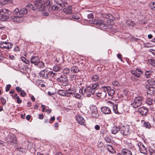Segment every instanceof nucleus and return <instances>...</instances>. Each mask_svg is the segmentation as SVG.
Returning a JSON list of instances; mask_svg holds the SVG:
<instances>
[{
    "label": "nucleus",
    "instance_id": "49530a36",
    "mask_svg": "<svg viewBox=\"0 0 155 155\" xmlns=\"http://www.w3.org/2000/svg\"><path fill=\"white\" fill-rule=\"evenodd\" d=\"M150 9L155 10V3L153 2H151L150 4Z\"/></svg>",
    "mask_w": 155,
    "mask_h": 155
},
{
    "label": "nucleus",
    "instance_id": "6e6552de",
    "mask_svg": "<svg viewBox=\"0 0 155 155\" xmlns=\"http://www.w3.org/2000/svg\"><path fill=\"white\" fill-rule=\"evenodd\" d=\"M12 12L6 8H3L0 9V15H2L5 19V21L10 20V15L11 14Z\"/></svg>",
    "mask_w": 155,
    "mask_h": 155
},
{
    "label": "nucleus",
    "instance_id": "c03bdc74",
    "mask_svg": "<svg viewBox=\"0 0 155 155\" xmlns=\"http://www.w3.org/2000/svg\"><path fill=\"white\" fill-rule=\"evenodd\" d=\"M65 91L63 90H58V93L59 95L63 96H65Z\"/></svg>",
    "mask_w": 155,
    "mask_h": 155
},
{
    "label": "nucleus",
    "instance_id": "bf43d9fd",
    "mask_svg": "<svg viewBox=\"0 0 155 155\" xmlns=\"http://www.w3.org/2000/svg\"><path fill=\"white\" fill-rule=\"evenodd\" d=\"M1 101L2 102V103L3 104V106H4L6 103V100L3 97H2L1 98Z\"/></svg>",
    "mask_w": 155,
    "mask_h": 155
},
{
    "label": "nucleus",
    "instance_id": "ddd939ff",
    "mask_svg": "<svg viewBox=\"0 0 155 155\" xmlns=\"http://www.w3.org/2000/svg\"><path fill=\"white\" fill-rule=\"evenodd\" d=\"M137 145V146H138L141 153L145 154H147V152L146 149L142 143L140 142H139Z\"/></svg>",
    "mask_w": 155,
    "mask_h": 155
},
{
    "label": "nucleus",
    "instance_id": "f8f14e48",
    "mask_svg": "<svg viewBox=\"0 0 155 155\" xmlns=\"http://www.w3.org/2000/svg\"><path fill=\"white\" fill-rule=\"evenodd\" d=\"M90 109L91 111V115L93 118H97L99 117V114L98 113L97 108L95 106H91Z\"/></svg>",
    "mask_w": 155,
    "mask_h": 155
},
{
    "label": "nucleus",
    "instance_id": "864d4df0",
    "mask_svg": "<svg viewBox=\"0 0 155 155\" xmlns=\"http://www.w3.org/2000/svg\"><path fill=\"white\" fill-rule=\"evenodd\" d=\"M102 88L103 89L104 92H107L109 89L110 88V87L109 86H104L102 87Z\"/></svg>",
    "mask_w": 155,
    "mask_h": 155
},
{
    "label": "nucleus",
    "instance_id": "3c124183",
    "mask_svg": "<svg viewBox=\"0 0 155 155\" xmlns=\"http://www.w3.org/2000/svg\"><path fill=\"white\" fill-rule=\"evenodd\" d=\"M70 69L68 68H65L63 71V73L65 74H68L70 73Z\"/></svg>",
    "mask_w": 155,
    "mask_h": 155
},
{
    "label": "nucleus",
    "instance_id": "37998d69",
    "mask_svg": "<svg viewBox=\"0 0 155 155\" xmlns=\"http://www.w3.org/2000/svg\"><path fill=\"white\" fill-rule=\"evenodd\" d=\"M63 7H61V6L60 7H58L57 6H56L55 5H53L51 7V9L53 10H58L60 11L61 9H62V8Z\"/></svg>",
    "mask_w": 155,
    "mask_h": 155
},
{
    "label": "nucleus",
    "instance_id": "2f4dec72",
    "mask_svg": "<svg viewBox=\"0 0 155 155\" xmlns=\"http://www.w3.org/2000/svg\"><path fill=\"white\" fill-rule=\"evenodd\" d=\"M55 120V117L54 116H53L51 117L49 120L48 119H45V120L44 122L45 123H49L50 124L52 123Z\"/></svg>",
    "mask_w": 155,
    "mask_h": 155
},
{
    "label": "nucleus",
    "instance_id": "0eeeda50",
    "mask_svg": "<svg viewBox=\"0 0 155 155\" xmlns=\"http://www.w3.org/2000/svg\"><path fill=\"white\" fill-rule=\"evenodd\" d=\"M56 73L57 74L56 76V78H53V79L55 80L58 82L61 83L62 86H67L68 84V81L67 76L65 75H62L59 77L58 78V75L59 73Z\"/></svg>",
    "mask_w": 155,
    "mask_h": 155
},
{
    "label": "nucleus",
    "instance_id": "dca6fc26",
    "mask_svg": "<svg viewBox=\"0 0 155 155\" xmlns=\"http://www.w3.org/2000/svg\"><path fill=\"white\" fill-rule=\"evenodd\" d=\"M131 72L132 75L137 78H140V75L143 74L142 71L139 68H137L135 70H132Z\"/></svg>",
    "mask_w": 155,
    "mask_h": 155
},
{
    "label": "nucleus",
    "instance_id": "4d7b16f0",
    "mask_svg": "<svg viewBox=\"0 0 155 155\" xmlns=\"http://www.w3.org/2000/svg\"><path fill=\"white\" fill-rule=\"evenodd\" d=\"M149 150L150 155H155V150H154L150 149Z\"/></svg>",
    "mask_w": 155,
    "mask_h": 155
},
{
    "label": "nucleus",
    "instance_id": "a211bd4d",
    "mask_svg": "<svg viewBox=\"0 0 155 155\" xmlns=\"http://www.w3.org/2000/svg\"><path fill=\"white\" fill-rule=\"evenodd\" d=\"M76 120L77 122L81 125H85V121L84 118L80 115H78L76 117Z\"/></svg>",
    "mask_w": 155,
    "mask_h": 155
},
{
    "label": "nucleus",
    "instance_id": "13d9d810",
    "mask_svg": "<svg viewBox=\"0 0 155 155\" xmlns=\"http://www.w3.org/2000/svg\"><path fill=\"white\" fill-rule=\"evenodd\" d=\"M104 140L107 143H110L111 142L110 138L109 137H105L104 138Z\"/></svg>",
    "mask_w": 155,
    "mask_h": 155
},
{
    "label": "nucleus",
    "instance_id": "a19ab883",
    "mask_svg": "<svg viewBox=\"0 0 155 155\" xmlns=\"http://www.w3.org/2000/svg\"><path fill=\"white\" fill-rule=\"evenodd\" d=\"M21 60L24 63L29 64L30 63L29 61L26 58L24 57H22L21 58Z\"/></svg>",
    "mask_w": 155,
    "mask_h": 155
},
{
    "label": "nucleus",
    "instance_id": "f257e3e1",
    "mask_svg": "<svg viewBox=\"0 0 155 155\" xmlns=\"http://www.w3.org/2000/svg\"><path fill=\"white\" fill-rule=\"evenodd\" d=\"M57 74L54 72L53 71H50L48 69L45 68L40 71L39 73L40 77L43 79H51L56 78Z\"/></svg>",
    "mask_w": 155,
    "mask_h": 155
},
{
    "label": "nucleus",
    "instance_id": "8fccbe9b",
    "mask_svg": "<svg viewBox=\"0 0 155 155\" xmlns=\"http://www.w3.org/2000/svg\"><path fill=\"white\" fill-rule=\"evenodd\" d=\"M143 127H145L149 128L151 127L150 124V123L148 122H143Z\"/></svg>",
    "mask_w": 155,
    "mask_h": 155
},
{
    "label": "nucleus",
    "instance_id": "69168bd1",
    "mask_svg": "<svg viewBox=\"0 0 155 155\" xmlns=\"http://www.w3.org/2000/svg\"><path fill=\"white\" fill-rule=\"evenodd\" d=\"M21 95L23 97H24L26 96V94L25 92L23 90H21Z\"/></svg>",
    "mask_w": 155,
    "mask_h": 155
},
{
    "label": "nucleus",
    "instance_id": "bb28decb",
    "mask_svg": "<svg viewBox=\"0 0 155 155\" xmlns=\"http://www.w3.org/2000/svg\"><path fill=\"white\" fill-rule=\"evenodd\" d=\"M145 103L148 106H151L153 104V100L150 97H147L145 100Z\"/></svg>",
    "mask_w": 155,
    "mask_h": 155
},
{
    "label": "nucleus",
    "instance_id": "4be33fe9",
    "mask_svg": "<svg viewBox=\"0 0 155 155\" xmlns=\"http://www.w3.org/2000/svg\"><path fill=\"white\" fill-rule=\"evenodd\" d=\"M121 153L122 155H132V153L130 150L123 148L121 150Z\"/></svg>",
    "mask_w": 155,
    "mask_h": 155
},
{
    "label": "nucleus",
    "instance_id": "58836bf2",
    "mask_svg": "<svg viewBox=\"0 0 155 155\" xmlns=\"http://www.w3.org/2000/svg\"><path fill=\"white\" fill-rule=\"evenodd\" d=\"M115 91L113 89H111V88L109 89V90L108 91V94L110 96H112L115 93Z\"/></svg>",
    "mask_w": 155,
    "mask_h": 155
},
{
    "label": "nucleus",
    "instance_id": "f704fd0d",
    "mask_svg": "<svg viewBox=\"0 0 155 155\" xmlns=\"http://www.w3.org/2000/svg\"><path fill=\"white\" fill-rule=\"evenodd\" d=\"M153 87H150L147 90V94L148 95L151 96L153 94Z\"/></svg>",
    "mask_w": 155,
    "mask_h": 155
},
{
    "label": "nucleus",
    "instance_id": "aec40b11",
    "mask_svg": "<svg viewBox=\"0 0 155 155\" xmlns=\"http://www.w3.org/2000/svg\"><path fill=\"white\" fill-rule=\"evenodd\" d=\"M54 2L61 7H64L65 4H67V0H54Z\"/></svg>",
    "mask_w": 155,
    "mask_h": 155
},
{
    "label": "nucleus",
    "instance_id": "4c0bfd02",
    "mask_svg": "<svg viewBox=\"0 0 155 155\" xmlns=\"http://www.w3.org/2000/svg\"><path fill=\"white\" fill-rule=\"evenodd\" d=\"M153 72L152 71H147L145 72V75L147 78L151 77Z\"/></svg>",
    "mask_w": 155,
    "mask_h": 155
},
{
    "label": "nucleus",
    "instance_id": "7c9ffc66",
    "mask_svg": "<svg viewBox=\"0 0 155 155\" xmlns=\"http://www.w3.org/2000/svg\"><path fill=\"white\" fill-rule=\"evenodd\" d=\"M25 8L26 9H28V11H30V10H35V8L34 5L31 3H28L27 6H26Z\"/></svg>",
    "mask_w": 155,
    "mask_h": 155
},
{
    "label": "nucleus",
    "instance_id": "ea45409f",
    "mask_svg": "<svg viewBox=\"0 0 155 155\" xmlns=\"http://www.w3.org/2000/svg\"><path fill=\"white\" fill-rule=\"evenodd\" d=\"M71 72L72 71L75 73H77L79 71L78 68L75 66L72 67L71 68Z\"/></svg>",
    "mask_w": 155,
    "mask_h": 155
},
{
    "label": "nucleus",
    "instance_id": "79ce46f5",
    "mask_svg": "<svg viewBox=\"0 0 155 155\" xmlns=\"http://www.w3.org/2000/svg\"><path fill=\"white\" fill-rule=\"evenodd\" d=\"M38 65V67L40 68H42L45 67V65L44 63L42 61H39V62L38 63V64L37 65Z\"/></svg>",
    "mask_w": 155,
    "mask_h": 155
},
{
    "label": "nucleus",
    "instance_id": "c9c22d12",
    "mask_svg": "<svg viewBox=\"0 0 155 155\" xmlns=\"http://www.w3.org/2000/svg\"><path fill=\"white\" fill-rule=\"evenodd\" d=\"M147 83L151 86L155 85V80L153 79H149L147 80Z\"/></svg>",
    "mask_w": 155,
    "mask_h": 155
},
{
    "label": "nucleus",
    "instance_id": "603ef678",
    "mask_svg": "<svg viewBox=\"0 0 155 155\" xmlns=\"http://www.w3.org/2000/svg\"><path fill=\"white\" fill-rule=\"evenodd\" d=\"M113 86L114 87H118L120 85L119 83L117 81H113L112 83Z\"/></svg>",
    "mask_w": 155,
    "mask_h": 155
},
{
    "label": "nucleus",
    "instance_id": "774afa93",
    "mask_svg": "<svg viewBox=\"0 0 155 155\" xmlns=\"http://www.w3.org/2000/svg\"><path fill=\"white\" fill-rule=\"evenodd\" d=\"M104 146V144L101 142H100L98 145V147L99 148H102Z\"/></svg>",
    "mask_w": 155,
    "mask_h": 155
},
{
    "label": "nucleus",
    "instance_id": "f03ea898",
    "mask_svg": "<svg viewBox=\"0 0 155 155\" xmlns=\"http://www.w3.org/2000/svg\"><path fill=\"white\" fill-rule=\"evenodd\" d=\"M92 22V23L98 28L104 29L107 28L108 25L105 22V21L100 19H95L93 20Z\"/></svg>",
    "mask_w": 155,
    "mask_h": 155
},
{
    "label": "nucleus",
    "instance_id": "1a4fd4ad",
    "mask_svg": "<svg viewBox=\"0 0 155 155\" xmlns=\"http://www.w3.org/2000/svg\"><path fill=\"white\" fill-rule=\"evenodd\" d=\"M13 45L11 42L5 41H1L0 48L3 50H9L12 48Z\"/></svg>",
    "mask_w": 155,
    "mask_h": 155
},
{
    "label": "nucleus",
    "instance_id": "7ed1b4c3",
    "mask_svg": "<svg viewBox=\"0 0 155 155\" xmlns=\"http://www.w3.org/2000/svg\"><path fill=\"white\" fill-rule=\"evenodd\" d=\"M19 9L18 8H15L13 12V15L11 17V19L12 21L17 22H21L23 20V17L18 12Z\"/></svg>",
    "mask_w": 155,
    "mask_h": 155
},
{
    "label": "nucleus",
    "instance_id": "4468645a",
    "mask_svg": "<svg viewBox=\"0 0 155 155\" xmlns=\"http://www.w3.org/2000/svg\"><path fill=\"white\" fill-rule=\"evenodd\" d=\"M149 109L144 106L140 107L137 110V112L142 116H145L148 113Z\"/></svg>",
    "mask_w": 155,
    "mask_h": 155
},
{
    "label": "nucleus",
    "instance_id": "72a5a7b5",
    "mask_svg": "<svg viewBox=\"0 0 155 155\" xmlns=\"http://www.w3.org/2000/svg\"><path fill=\"white\" fill-rule=\"evenodd\" d=\"M53 71L57 72L60 71L61 68L59 65H56L53 67Z\"/></svg>",
    "mask_w": 155,
    "mask_h": 155
},
{
    "label": "nucleus",
    "instance_id": "a878e982",
    "mask_svg": "<svg viewBox=\"0 0 155 155\" xmlns=\"http://www.w3.org/2000/svg\"><path fill=\"white\" fill-rule=\"evenodd\" d=\"M15 150L18 151L22 153H25L27 151V150L25 148H24L21 147H18L15 149Z\"/></svg>",
    "mask_w": 155,
    "mask_h": 155
},
{
    "label": "nucleus",
    "instance_id": "9d476101",
    "mask_svg": "<svg viewBox=\"0 0 155 155\" xmlns=\"http://www.w3.org/2000/svg\"><path fill=\"white\" fill-rule=\"evenodd\" d=\"M43 2V0H37L34 2V5L35 8V10L38 9H39V10L44 9L45 7Z\"/></svg>",
    "mask_w": 155,
    "mask_h": 155
},
{
    "label": "nucleus",
    "instance_id": "5fc2aeb1",
    "mask_svg": "<svg viewBox=\"0 0 155 155\" xmlns=\"http://www.w3.org/2000/svg\"><path fill=\"white\" fill-rule=\"evenodd\" d=\"M73 96L74 97L78 99H80L81 97V95L79 94L78 93L74 94V95Z\"/></svg>",
    "mask_w": 155,
    "mask_h": 155
},
{
    "label": "nucleus",
    "instance_id": "20e7f679",
    "mask_svg": "<svg viewBox=\"0 0 155 155\" xmlns=\"http://www.w3.org/2000/svg\"><path fill=\"white\" fill-rule=\"evenodd\" d=\"M143 100V97L142 96L136 97L131 102V106L134 108H137L142 105Z\"/></svg>",
    "mask_w": 155,
    "mask_h": 155
},
{
    "label": "nucleus",
    "instance_id": "b1692460",
    "mask_svg": "<svg viewBox=\"0 0 155 155\" xmlns=\"http://www.w3.org/2000/svg\"><path fill=\"white\" fill-rule=\"evenodd\" d=\"M76 91L74 90H72L71 89H69L65 91V96L70 97Z\"/></svg>",
    "mask_w": 155,
    "mask_h": 155
},
{
    "label": "nucleus",
    "instance_id": "c85d7f7f",
    "mask_svg": "<svg viewBox=\"0 0 155 155\" xmlns=\"http://www.w3.org/2000/svg\"><path fill=\"white\" fill-rule=\"evenodd\" d=\"M107 149L110 153H115V150L112 146L109 144H107Z\"/></svg>",
    "mask_w": 155,
    "mask_h": 155
},
{
    "label": "nucleus",
    "instance_id": "5701e85b",
    "mask_svg": "<svg viewBox=\"0 0 155 155\" xmlns=\"http://www.w3.org/2000/svg\"><path fill=\"white\" fill-rule=\"evenodd\" d=\"M120 130V128L119 127L114 126L111 128V131L112 134H116Z\"/></svg>",
    "mask_w": 155,
    "mask_h": 155
},
{
    "label": "nucleus",
    "instance_id": "de8ad7c7",
    "mask_svg": "<svg viewBox=\"0 0 155 155\" xmlns=\"http://www.w3.org/2000/svg\"><path fill=\"white\" fill-rule=\"evenodd\" d=\"M99 79V77L97 75H93L91 78L92 80L94 82L98 81Z\"/></svg>",
    "mask_w": 155,
    "mask_h": 155
},
{
    "label": "nucleus",
    "instance_id": "0e129e2a",
    "mask_svg": "<svg viewBox=\"0 0 155 155\" xmlns=\"http://www.w3.org/2000/svg\"><path fill=\"white\" fill-rule=\"evenodd\" d=\"M23 69H24L25 68V71H23V72L25 73H26V72L28 73V70H29L30 71V69L29 68H28V66L26 65L24 66V67H23Z\"/></svg>",
    "mask_w": 155,
    "mask_h": 155
},
{
    "label": "nucleus",
    "instance_id": "9b49d317",
    "mask_svg": "<svg viewBox=\"0 0 155 155\" xmlns=\"http://www.w3.org/2000/svg\"><path fill=\"white\" fill-rule=\"evenodd\" d=\"M121 134L123 136H127L131 133L130 127L128 126H123L120 128Z\"/></svg>",
    "mask_w": 155,
    "mask_h": 155
},
{
    "label": "nucleus",
    "instance_id": "393cba45",
    "mask_svg": "<svg viewBox=\"0 0 155 155\" xmlns=\"http://www.w3.org/2000/svg\"><path fill=\"white\" fill-rule=\"evenodd\" d=\"M72 7L71 5L68 6L66 8H64L63 11L64 12L67 14H70L72 13Z\"/></svg>",
    "mask_w": 155,
    "mask_h": 155
},
{
    "label": "nucleus",
    "instance_id": "c756f323",
    "mask_svg": "<svg viewBox=\"0 0 155 155\" xmlns=\"http://www.w3.org/2000/svg\"><path fill=\"white\" fill-rule=\"evenodd\" d=\"M126 24L129 26L133 27L135 25L134 22L130 19H128L126 21Z\"/></svg>",
    "mask_w": 155,
    "mask_h": 155
},
{
    "label": "nucleus",
    "instance_id": "6ab92c4d",
    "mask_svg": "<svg viewBox=\"0 0 155 155\" xmlns=\"http://www.w3.org/2000/svg\"><path fill=\"white\" fill-rule=\"evenodd\" d=\"M40 60L38 57L37 56H33L30 58L31 62V64H34L35 65L38 64V63Z\"/></svg>",
    "mask_w": 155,
    "mask_h": 155
},
{
    "label": "nucleus",
    "instance_id": "f3484780",
    "mask_svg": "<svg viewBox=\"0 0 155 155\" xmlns=\"http://www.w3.org/2000/svg\"><path fill=\"white\" fill-rule=\"evenodd\" d=\"M107 103L109 105L113 107V110L116 114H120L117 110V104H114L113 102L111 101H107Z\"/></svg>",
    "mask_w": 155,
    "mask_h": 155
},
{
    "label": "nucleus",
    "instance_id": "a18cd8bd",
    "mask_svg": "<svg viewBox=\"0 0 155 155\" xmlns=\"http://www.w3.org/2000/svg\"><path fill=\"white\" fill-rule=\"evenodd\" d=\"M148 62L153 66L155 67V60L153 59H151L148 60Z\"/></svg>",
    "mask_w": 155,
    "mask_h": 155
},
{
    "label": "nucleus",
    "instance_id": "338daca9",
    "mask_svg": "<svg viewBox=\"0 0 155 155\" xmlns=\"http://www.w3.org/2000/svg\"><path fill=\"white\" fill-rule=\"evenodd\" d=\"M11 85L10 84H8L6 85V89L5 90V91L6 92H8L9 91L10 88L11 87Z\"/></svg>",
    "mask_w": 155,
    "mask_h": 155
},
{
    "label": "nucleus",
    "instance_id": "09e8293b",
    "mask_svg": "<svg viewBox=\"0 0 155 155\" xmlns=\"http://www.w3.org/2000/svg\"><path fill=\"white\" fill-rule=\"evenodd\" d=\"M103 17L104 18V20L103 21H105V22H108V20L109 18V14H104L103 16Z\"/></svg>",
    "mask_w": 155,
    "mask_h": 155
},
{
    "label": "nucleus",
    "instance_id": "473e14b6",
    "mask_svg": "<svg viewBox=\"0 0 155 155\" xmlns=\"http://www.w3.org/2000/svg\"><path fill=\"white\" fill-rule=\"evenodd\" d=\"M99 84L98 83H95L92 85L91 87V88L92 89V90H93L94 92H95L96 89H97L98 88V87H99Z\"/></svg>",
    "mask_w": 155,
    "mask_h": 155
},
{
    "label": "nucleus",
    "instance_id": "2eb2a0df",
    "mask_svg": "<svg viewBox=\"0 0 155 155\" xmlns=\"http://www.w3.org/2000/svg\"><path fill=\"white\" fill-rule=\"evenodd\" d=\"M85 91L86 96L87 97H91L92 95H94L95 93L94 90H92L91 86H87L85 88Z\"/></svg>",
    "mask_w": 155,
    "mask_h": 155
},
{
    "label": "nucleus",
    "instance_id": "680f3d73",
    "mask_svg": "<svg viewBox=\"0 0 155 155\" xmlns=\"http://www.w3.org/2000/svg\"><path fill=\"white\" fill-rule=\"evenodd\" d=\"M20 49L18 46H15L14 48L13 51L15 52H19Z\"/></svg>",
    "mask_w": 155,
    "mask_h": 155
},
{
    "label": "nucleus",
    "instance_id": "39448f33",
    "mask_svg": "<svg viewBox=\"0 0 155 155\" xmlns=\"http://www.w3.org/2000/svg\"><path fill=\"white\" fill-rule=\"evenodd\" d=\"M143 100V97L142 96L136 97L131 102V106L134 108H137L142 105Z\"/></svg>",
    "mask_w": 155,
    "mask_h": 155
},
{
    "label": "nucleus",
    "instance_id": "052dcab7",
    "mask_svg": "<svg viewBox=\"0 0 155 155\" xmlns=\"http://www.w3.org/2000/svg\"><path fill=\"white\" fill-rule=\"evenodd\" d=\"M72 18L73 19L76 20H78L80 19V16L76 15H72Z\"/></svg>",
    "mask_w": 155,
    "mask_h": 155
},
{
    "label": "nucleus",
    "instance_id": "e2e57ef3",
    "mask_svg": "<svg viewBox=\"0 0 155 155\" xmlns=\"http://www.w3.org/2000/svg\"><path fill=\"white\" fill-rule=\"evenodd\" d=\"M87 17L89 19H93L94 18V15L93 13H91L87 15Z\"/></svg>",
    "mask_w": 155,
    "mask_h": 155
},
{
    "label": "nucleus",
    "instance_id": "423d86ee",
    "mask_svg": "<svg viewBox=\"0 0 155 155\" xmlns=\"http://www.w3.org/2000/svg\"><path fill=\"white\" fill-rule=\"evenodd\" d=\"M5 140L6 142L9 145H14L17 144V138L13 134H9L5 138Z\"/></svg>",
    "mask_w": 155,
    "mask_h": 155
},
{
    "label": "nucleus",
    "instance_id": "e433bc0d",
    "mask_svg": "<svg viewBox=\"0 0 155 155\" xmlns=\"http://www.w3.org/2000/svg\"><path fill=\"white\" fill-rule=\"evenodd\" d=\"M12 0H0V3L2 5H4L8 2L12 3Z\"/></svg>",
    "mask_w": 155,
    "mask_h": 155
},
{
    "label": "nucleus",
    "instance_id": "412c9836",
    "mask_svg": "<svg viewBox=\"0 0 155 155\" xmlns=\"http://www.w3.org/2000/svg\"><path fill=\"white\" fill-rule=\"evenodd\" d=\"M101 112L105 114H109L111 113V110L110 108L106 107H101Z\"/></svg>",
    "mask_w": 155,
    "mask_h": 155
},
{
    "label": "nucleus",
    "instance_id": "6e6d98bb",
    "mask_svg": "<svg viewBox=\"0 0 155 155\" xmlns=\"http://www.w3.org/2000/svg\"><path fill=\"white\" fill-rule=\"evenodd\" d=\"M79 91L80 93L82 94H86L85 88L84 89L81 88L80 89Z\"/></svg>",
    "mask_w": 155,
    "mask_h": 155
},
{
    "label": "nucleus",
    "instance_id": "cd10ccee",
    "mask_svg": "<svg viewBox=\"0 0 155 155\" xmlns=\"http://www.w3.org/2000/svg\"><path fill=\"white\" fill-rule=\"evenodd\" d=\"M28 9H26V8H23L20 10H19L18 12L23 18L24 15L26 14L28 12Z\"/></svg>",
    "mask_w": 155,
    "mask_h": 155
}]
</instances>
